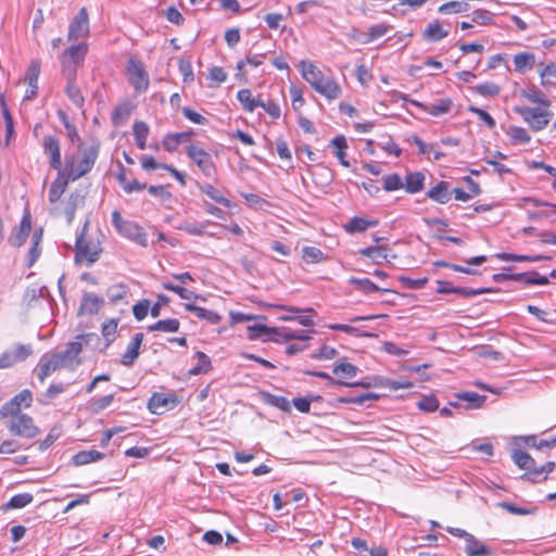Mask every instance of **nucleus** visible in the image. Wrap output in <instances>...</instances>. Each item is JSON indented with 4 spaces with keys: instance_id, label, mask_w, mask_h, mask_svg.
I'll use <instances>...</instances> for the list:
<instances>
[{
    "instance_id": "f257e3e1",
    "label": "nucleus",
    "mask_w": 556,
    "mask_h": 556,
    "mask_svg": "<svg viewBox=\"0 0 556 556\" xmlns=\"http://www.w3.org/2000/svg\"><path fill=\"white\" fill-rule=\"evenodd\" d=\"M100 144L93 143L87 149L81 150V157L75 165L74 157L66 159L65 173L72 181H75L91 172L99 156Z\"/></svg>"
},
{
    "instance_id": "f03ea898",
    "label": "nucleus",
    "mask_w": 556,
    "mask_h": 556,
    "mask_svg": "<svg viewBox=\"0 0 556 556\" xmlns=\"http://www.w3.org/2000/svg\"><path fill=\"white\" fill-rule=\"evenodd\" d=\"M88 46L85 42L73 45L60 55L61 73L65 79H76L77 67L84 63Z\"/></svg>"
},
{
    "instance_id": "7ed1b4c3",
    "label": "nucleus",
    "mask_w": 556,
    "mask_h": 556,
    "mask_svg": "<svg viewBox=\"0 0 556 556\" xmlns=\"http://www.w3.org/2000/svg\"><path fill=\"white\" fill-rule=\"evenodd\" d=\"M112 224L121 236L138 243L141 247L148 245L144 229L135 222L124 219L118 211H114L112 213Z\"/></svg>"
},
{
    "instance_id": "20e7f679",
    "label": "nucleus",
    "mask_w": 556,
    "mask_h": 556,
    "mask_svg": "<svg viewBox=\"0 0 556 556\" xmlns=\"http://www.w3.org/2000/svg\"><path fill=\"white\" fill-rule=\"evenodd\" d=\"M87 223L85 224L81 232L76 238V250H75V261L84 262L86 261L89 265L96 263L99 260V256L102 252L99 241H87L85 239V231L87 229Z\"/></svg>"
},
{
    "instance_id": "39448f33",
    "label": "nucleus",
    "mask_w": 556,
    "mask_h": 556,
    "mask_svg": "<svg viewBox=\"0 0 556 556\" xmlns=\"http://www.w3.org/2000/svg\"><path fill=\"white\" fill-rule=\"evenodd\" d=\"M514 111L523 118L533 131L544 129L553 116L552 111L540 108L517 106Z\"/></svg>"
},
{
    "instance_id": "423d86ee",
    "label": "nucleus",
    "mask_w": 556,
    "mask_h": 556,
    "mask_svg": "<svg viewBox=\"0 0 556 556\" xmlns=\"http://www.w3.org/2000/svg\"><path fill=\"white\" fill-rule=\"evenodd\" d=\"M129 83L137 93H143L149 88V75L143 63L135 58L129 59L127 65Z\"/></svg>"
},
{
    "instance_id": "0eeeda50",
    "label": "nucleus",
    "mask_w": 556,
    "mask_h": 556,
    "mask_svg": "<svg viewBox=\"0 0 556 556\" xmlns=\"http://www.w3.org/2000/svg\"><path fill=\"white\" fill-rule=\"evenodd\" d=\"M9 431L16 437L33 439L39 434V429L34 424V419L27 414H22L11 418L8 422Z\"/></svg>"
},
{
    "instance_id": "6e6552de",
    "label": "nucleus",
    "mask_w": 556,
    "mask_h": 556,
    "mask_svg": "<svg viewBox=\"0 0 556 556\" xmlns=\"http://www.w3.org/2000/svg\"><path fill=\"white\" fill-rule=\"evenodd\" d=\"M66 366L67 364L59 353H46L40 357L35 372L39 381L43 383L51 374Z\"/></svg>"
},
{
    "instance_id": "1a4fd4ad",
    "label": "nucleus",
    "mask_w": 556,
    "mask_h": 556,
    "mask_svg": "<svg viewBox=\"0 0 556 556\" xmlns=\"http://www.w3.org/2000/svg\"><path fill=\"white\" fill-rule=\"evenodd\" d=\"M187 155L190 157L199 167V169L206 176L213 177L216 173V167L213 159L208 152L204 149L191 144L187 149Z\"/></svg>"
},
{
    "instance_id": "9d476101",
    "label": "nucleus",
    "mask_w": 556,
    "mask_h": 556,
    "mask_svg": "<svg viewBox=\"0 0 556 556\" xmlns=\"http://www.w3.org/2000/svg\"><path fill=\"white\" fill-rule=\"evenodd\" d=\"M89 35V16L86 8H81L68 26V40L85 39Z\"/></svg>"
},
{
    "instance_id": "9b49d317",
    "label": "nucleus",
    "mask_w": 556,
    "mask_h": 556,
    "mask_svg": "<svg viewBox=\"0 0 556 556\" xmlns=\"http://www.w3.org/2000/svg\"><path fill=\"white\" fill-rule=\"evenodd\" d=\"M100 337L97 333H85L76 337L74 342L68 343L67 348L63 352H58L67 364L68 361L75 359L81 352L83 345H89L98 343Z\"/></svg>"
},
{
    "instance_id": "f8f14e48",
    "label": "nucleus",
    "mask_w": 556,
    "mask_h": 556,
    "mask_svg": "<svg viewBox=\"0 0 556 556\" xmlns=\"http://www.w3.org/2000/svg\"><path fill=\"white\" fill-rule=\"evenodd\" d=\"M43 152L50 156V165L60 170L62 166L60 141L55 136H45L42 140Z\"/></svg>"
},
{
    "instance_id": "ddd939ff",
    "label": "nucleus",
    "mask_w": 556,
    "mask_h": 556,
    "mask_svg": "<svg viewBox=\"0 0 556 556\" xmlns=\"http://www.w3.org/2000/svg\"><path fill=\"white\" fill-rule=\"evenodd\" d=\"M31 229L30 214L27 212L21 219L18 230L12 233L8 241L11 245L20 248L24 244Z\"/></svg>"
},
{
    "instance_id": "4468645a",
    "label": "nucleus",
    "mask_w": 556,
    "mask_h": 556,
    "mask_svg": "<svg viewBox=\"0 0 556 556\" xmlns=\"http://www.w3.org/2000/svg\"><path fill=\"white\" fill-rule=\"evenodd\" d=\"M409 101L413 105L421 108L424 111H426L428 114H430L432 116H440V115L448 113L453 105V101L448 98L439 99L434 103H430L428 105H424L416 100H409Z\"/></svg>"
},
{
    "instance_id": "2eb2a0df",
    "label": "nucleus",
    "mask_w": 556,
    "mask_h": 556,
    "mask_svg": "<svg viewBox=\"0 0 556 556\" xmlns=\"http://www.w3.org/2000/svg\"><path fill=\"white\" fill-rule=\"evenodd\" d=\"M68 181H72L70 176L61 169L58 170V177L51 184L49 189V201L51 203L58 202L66 190Z\"/></svg>"
},
{
    "instance_id": "dca6fc26",
    "label": "nucleus",
    "mask_w": 556,
    "mask_h": 556,
    "mask_svg": "<svg viewBox=\"0 0 556 556\" xmlns=\"http://www.w3.org/2000/svg\"><path fill=\"white\" fill-rule=\"evenodd\" d=\"M104 304V300L93 293L86 292L81 299L78 314H97Z\"/></svg>"
},
{
    "instance_id": "f3484780",
    "label": "nucleus",
    "mask_w": 556,
    "mask_h": 556,
    "mask_svg": "<svg viewBox=\"0 0 556 556\" xmlns=\"http://www.w3.org/2000/svg\"><path fill=\"white\" fill-rule=\"evenodd\" d=\"M274 331H275V336L278 337L277 339H275V341H277V342H280V341L288 342V341H292V340L305 342L311 339V336H309L311 331H308V330H295V329H291L288 327H280V328H276Z\"/></svg>"
},
{
    "instance_id": "a211bd4d",
    "label": "nucleus",
    "mask_w": 556,
    "mask_h": 556,
    "mask_svg": "<svg viewBox=\"0 0 556 556\" xmlns=\"http://www.w3.org/2000/svg\"><path fill=\"white\" fill-rule=\"evenodd\" d=\"M315 91L329 100L338 99L341 96V88L333 78L323 77L319 84L314 88Z\"/></svg>"
},
{
    "instance_id": "6ab92c4d",
    "label": "nucleus",
    "mask_w": 556,
    "mask_h": 556,
    "mask_svg": "<svg viewBox=\"0 0 556 556\" xmlns=\"http://www.w3.org/2000/svg\"><path fill=\"white\" fill-rule=\"evenodd\" d=\"M143 338L144 336L142 332H138L132 337L130 343L127 346L126 352L122 355L121 363L123 365L131 366L134 362L138 358L139 349L142 344Z\"/></svg>"
},
{
    "instance_id": "aec40b11",
    "label": "nucleus",
    "mask_w": 556,
    "mask_h": 556,
    "mask_svg": "<svg viewBox=\"0 0 556 556\" xmlns=\"http://www.w3.org/2000/svg\"><path fill=\"white\" fill-rule=\"evenodd\" d=\"M450 182L441 180L434 187L428 190L427 197L434 202L445 204L451 200Z\"/></svg>"
},
{
    "instance_id": "412c9836",
    "label": "nucleus",
    "mask_w": 556,
    "mask_h": 556,
    "mask_svg": "<svg viewBox=\"0 0 556 556\" xmlns=\"http://www.w3.org/2000/svg\"><path fill=\"white\" fill-rule=\"evenodd\" d=\"M465 553L468 556H491L493 554L488 546L472 534H469L465 540Z\"/></svg>"
},
{
    "instance_id": "4be33fe9",
    "label": "nucleus",
    "mask_w": 556,
    "mask_h": 556,
    "mask_svg": "<svg viewBox=\"0 0 556 556\" xmlns=\"http://www.w3.org/2000/svg\"><path fill=\"white\" fill-rule=\"evenodd\" d=\"M510 278L514 281H522L526 285L546 286L549 283L548 277L540 275L536 270L511 274Z\"/></svg>"
},
{
    "instance_id": "5701e85b",
    "label": "nucleus",
    "mask_w": 556,
    "mask_h": 556,
    "mask_svg": "<svg viewBox=\"0 0 556 556\" xmlns=\"http://www.w3.org/2000/svg\"><path fill=\"white\" fill-rule=\"evenodd\" d=\"M134 108L135 106L129 101H125V102L116 105L115 109L113 110L112 116H111L113 125L114 126L124 125L128 121L129 116L131 115Z\"/></svg>"
},
{
    "instance_id": "b1692460",
    "label": "nucleus",
    "mask_w": 556,
    "mask_h": 556,
    "mask_svg": "<svg viewBox=\"0 0 556 556\" xmlns=\"http://www.w3.org/2000/svg\"><path fill=\"white\" fill-rule=\"evenodd\" d=\"M426 176L421 172H413L406 175L404 189L408 193H417L424 190Z\"/></svg>"
},
{
    "instance_id": "393cba45",
    "label": "nucleus",
    "mask_w": 556,
    "mask_h": 556,
    "mask_svg": "<svg viewBox=\"0 0 556 556\" xmlns=\"http://www.w3.org/2000/svg\"><path fill=\"white\" fill-rule=\"evenodd\" d=\"M185 309L187 312L193 313L198 318L206 320L212 325H216L220 321L222 317L213 311L206 309L204 307L197 306L192 303L185 304Z\"/></svg>"
},
{
    "instance_id": "a878e982",
    "label": "nucleus",
    "mask_w": 556,
    "mask_h": 556,
    "mask_svg": "<svg viewBox=\"0 0 556 556\" xmlns=\"http://www.w3.org/2000/svg\"><path fill=\"white\" fill-rule=\"evenodd\" d=\"M555 462H547L540 467H535V469L531 470L530 472H525L521 476V479L530 480L532 482L544 481L546 480L547 475L552 472L555 469Z\"/></svg>"
},
{
    "instance_id": "bb28decb",
    "label": "nucleus",
    "mask_w": 556,
    "mask_h": 556,
    "mask_svg": "<svg viewBox=\"0 0 556 556\" xmlns=\"http://www.w3.org/2000/svg\"><path fill=\"white\" fill-rule=\"evenodd\" d=\"M448 36V31L443 29L438 20L428 24L422 33V37L427 41L437 42Z\"/></svg>"
},
{
    "instance_id": "cd10ccee",
    "label": "nucleus",
    "mask_w": 556,
    "mask_h": 556,
    "mask_svg": "<svg viewBox=\"0 0 556 556\" xmlns=\"http://www.w3.org/2000/svg\"><path fill=\"white\" fill-rule=\"evenodd\" d=\"M350 283L354 285L356 290H358L365 294H369L372 292H390L391 291V289H389V288L378 287L376 283H374L368 278L351 277Z\"/></svg>"
},
{
    "instance_id": "c85d7f7f",
    "label": "nucleus",
    "mask_w": 556,
    "mask_h": 556,
    "mask_svg": "<svg viewBox=\"0 0 556 556\" xmlns=\"http://www.w3.org/2000/svg\"><path fill=\"white\" fill-rule=\"evenodd\" d=\"M301 72L303 78L312 86L313 89L324 77L321 71L313 63L302 62Z\"/></svg>"
},
{
    "instance_id": "c756f323",
    "label": "nucleus",
    "mask_w": 556,
    "mask_h": 556,
    "mask_svg": "<svg viewBox=\"0 0 556 556\" xmlns=\"http://www.w3.org/2000/svg\"><path fill=\"white\" fill-rule=\"evenodd\" d=\"M388 245H377V247H368L361 249L358 253L362 256H366L371 258L376 264L380 265L383 261L388 258Z\"/></svg>"
},
{
    "instance_id": "7c9ffc66",
    "label": "nucleus",
    "mask_w": 556,
    "mask_h": 556,
    "mask_svg": "<svg viewBox=\"0 0 556 556\" xmlns=\"http://www.w3.org/2000/svg\"><path fill=\"white\" fill-rule=\"evenodd\" d=\"M378 223V219H365L363 217L355 216L344 225V229L349 233L363 232L369 227L377 226Z\"/></svg>"
},
{
    "instance_id": "2f4dec72",
    "label": "nucleus",
    "mask_w": 556,
    "mask_h": 556,
    "mask_svg": "<svg viewBox=\"0 0 556 556\" xmlns=\"http://www.w3.org/2000/svg\"><path fill=\"white\" fill-rule=\"evenodd\" d=\"M237 99L247 112H253L260 104H262V99L254 98L250 89L239 90Z\"/></svg>"
},
{
    "instance_id": "473e14b6",
    "label": "nucleus",
    "mask_w": 556,
    "mask_h": 556,
    "mask_svg": "<svg viewBox=\"0 0 556 556\" xmlns=\"http://www.w3.org/2000/svg\"><path fill=\"white\" fill-rule=\"evenodd\" d=\"M104 457V454L102 452H99L97 450H90V451H80L76 453L73 457V464L75 466H84L93 462L101 460Z\"/></svg>"
},
{
    "instance_id": "72a5a7b5",
    "label": "nucleus",
    "mask_w": 556,
    "mask_h": 556,
    "mask_svg": "<svg viewBox=\"0 0 556 556\" xmlns=\"http://www.w3.org/2000/svg\"><path fill=\"white\" fill-rule=\"evenodd\" d=\"M535 65V55L532 52H520L514 56L515 71L523 73L526 70H531Z\"/></svg>"
},
{
    "instance_id": "f704fd0d",
    "label": "nucleus",
    "mask_w": 556,
    "mask_h": 556,
    "mask_svg": "<svg viewBox=\"0 0 556 556\" xmlns=\"http://www.w3.org/2000/svg\"><path fill=\"white\" fill-rule=\"evenodd\" d=\"M514 463L520 468L530 472L535 469V460L527 452L520 450H514L511 454Z\"/></svg>"
},
{
    "instance_id": "c9c22d12",
    "label": "nucleus",
    "mask_w": 556,
    "mask_h": 556,
    "mask_svg": "<svg viewBox=\"0 0 556 556\" xmlns=\"http://www.w3.org/2000/svg\"><path fill=\"white\" fill-rule=\"evenodd\" d=\"M41 238H42V230L39 229V230H36L34 233H33V237H31V247L28 251V254H27V263H26V266L28 268H30L36 262L37 260L39 258L40 256V253H41V249L39 248V244H40V241H41Z\"/></svg>"
},
{
    "instance_id": "e433bc0d",
    "label": "nucleus",
    "mask_w": 556,
    "mask_h": 556,
    "mask_svg": "<svg viewBox=\"0 0 556 556\" xmlns=\"http://www.w3.org/2000/svg\"><path fill=\"white\" fill-rule=\"evenodd\" d=\"M195 357L198 358V363L195 366L189 369L190 376H199L203 374H207L212 369V363L210 357L201 351L195 353Z\"/></svg>"
},
{
    "instance_id": "4c0bfd02",
    "label": "nucleus",
    "mask_w": 556,
    "mask_h": 556,
    "mask_svg": "<svg viewBox=\"0 0 556 556\" xmlns=\"http://www.w3.org/2000/svg\"><path fill=\"white\" fill-rule=\"evenodd\" d=\"M180 323L176 318H168L159 320L150 326H148V331H161V332H176L179 330Z\"/></svg>"
},
{
    "instance_id": "58836bf2",
    "label": "nucleus",
    "mask_w": 556,
    "mask_h": 556,
    "mask_svg": "<svg viewBox=\"0 0 556 556\" xmlns=\"http://www.w3.org/2000/svg\"><path fill=\"white\" fill-rule=\"evenodd\" d=\"M170 397L164 393L155 392L148 402V408L152 414H162V409L168 406Z\"/></svg>"
},
{
    "instance_id": "ea45409f",
    "label": "nucleus",
    "mask_w": 556,
    "mask_h": 556,
    "mask_svg": "<svg viewBox=\"0 0 556 556\" xmlns=\"http://www.w3.org/2000/svg\"><path fill=\"white\" fill-rule=\"evenodd\" d=\"M330 144L337 150L336 156L338 157L340 164L344 167H349L350 163L345 160V150L348 149L345 137L342 135L337 136L331 140Z\"/></svg>"
},
{
    "instance_id": "a19ab883",
    "label": "nucleus",
    "mask_w": 556,
    "mask_h": 556,
    "mask_svg": "<svg viewBox=\"0 0 556 556\" xmlns=\"http://www.w3.org/2000/svg\"><path fill=\"white\" fill-rule=\"evenodd\" d=\"M379 399V394L374 392H366L356 396H341L338 399V402L342 404L364 405L368 401H377Z\"/></svg>"
},
{
    "instance_id": "79ce46f5",
    "label": "nucleus",
    "mask_w": 556,
    "mask_h": 556,
    "mask_svg": "<svg viewBox=\"0 0 556 556\" xmlns=\"http://www.w3.org/2000/svg\"><path fill=\"white\" fill-rule=\"evenodd\" d=\"M75 80L76 79H66L67 86L65 88V93L76 106L81 108L85 103V98L78 86L75 84Z\"/></svg>"
},
{
    "instance_id": "37998d69",
    "label": "nucleus",
    "mask_w": 556,
    "mask_h": 556,
    "mask_svg": "<svg viewBox=\"0 0 556 556\" xmlns=\"http://www.w3.org/2000/svg\"><path fill=\"white\" fill-rule=\"evenodd\" d=\"M497 506L513 515H534L538 511V507L535 505L519 507L509 502H500L497 503Z\"/></svg>"
},
{
    "instance_id": "c03bdc74",
    "label": "nucleus",
    "mask_w": 556,
    "mask_h": 556,
    "mask_svg": "<svg viewBox=\"0 0 556 556\" xmlns=\"http://www.w3.org/2000/svg\"><path fill=\"white\" fill-rule=\"evenodd\" d=\"M200 190L206 194L207 197H210L212 200H214L215 202H217L218 204H222L226 207H229L230 206V201L225 198L222 193L220 190H218L217 188H215L214 186L212 185H202L200 186Z\"/></svg>"
},
{
    "instance_id": "a18cd8bd",
    "label": "nucleus",
    "mask_w": 556,
    "mask_h": 556,
    "mask_svg": "<svg viewBox=\"0 0 556 556\" xmlns=\"http://www.w3.org/2000/svg\"><path fill=\"white\" fill-rule=\"evenodd\" d=\"M496 258L504 261V262H539L541 260H544L545 257L542 255H521V254H513V253H497L495 255Z\"/></svg>"
},
{
    "instance_id": "49530a36",
    "label": "nucleus",
    "mask_w": 556,
    "mask_h": 556,
    "mask_svg": "<svg viewBox=\"0 0 556 556\" xmlns=\"http://www.w3.org/2000/svg\"><path fill=\"white\" fill-rule=\"evenodd\" d=\"M522 96L532 103L541 104L545 108L551 105V101L534 86L522 90Z\"/></svg>"
},
{
    "instance_id": "de8ad7c7",
    "label": "nucleus",
    "mask_w": 556,
    "mask_h": 556,
    "mask_svg": "<svg viewBox=\"0 0 556 556\" xmlns=\"http://www.w3.org/2000/svg\"><path fill=\"white\" fill-rule=\"evenodd\" d=\"M392 28L391 25L386 23H380L372 25L368 28V31L366 33V39L364 40L365 43L372 42L374 40L384 36L388 34V31Z\"/></svg>"
},
{
    "instance_id": "09e8293b",
    "label": "nucleus",
    "mask_w": 556,
    "mask_h": 556,
    "mask_svg": "<svg viewBox=\"0 0 556 556\" xmlns=\"http://www.w3.org/2000/svg\"><path fill=\"white\" fill-rule=\"evenodd\" d=\"M507 135L510 137V140L514 144H525L531 140L528 131L525 128L518 126H510Z\"/></svg>"
},
{
    "instance_id": "8fccbe9b",
    "label": "nucleus",
    "mask_w": 556,
    "mask_h": 556,
    "mask_svg": "<svg viewBox=\"0 0 556 556\" xmlns=\"http://www.w3.org/2000/svg\"><path fill=\"white\" fill-rule=\"evenodd\" d=\"M469 10V4L462 1H450L446 3H443L441 7H439L438 11L442 14H451V13H463L467 12Z\"/></svg>"
},
{
    "instance_id": "3c124183",
    "label": "nucleus",
    "mask_w": 556,
    "mask_h": 556,
    "mask_svg": "<svg viewBox=\"0 0 556 556\" xmlns=\"http://www.w3.org/2000/svg\"><path fill=\"white\" fill-rule=\"evenodd\" d=\"M128 291H129V289L126 285L117 283V285L111 286L108 289L106 294H108L111 303L116 304L126 298V295L128 294Z\"/></svg>"
},
{
    "instance_id": "603ef678",
    "label": "nucleus",
    "mask_w": 556,
    "mask_h": 556,
    "mask_svg": "<svg viewBox=\"0 0 556 556\" xmlns=\"http://www.w3.org/2000/svg\"><path fill=\"white\" fill-rule=\"evenodd\" d=\"M33 495L30 493H21L11 497L5 504L7 509L23 508L33 502Z\"/></svg>"
},
{
    "instance_id": "864d4df0",
    "label": "nucleus",
    "mask_w": 556,
    "mask_h": 556,
    "mask_svg": "<svg viewBox=\"0 0 556 556\" xmlns=\"http://www.w3.org/2000/svg\"><path fill=\"white\" fill-rule=\"evenodd\" d=\"M358 368L348 362H341L333 367V374L341 378H353L356 376Z\"/></svg>"
},
{
    "instance_id": "5fc2aeb1",
    "label": "nucleus",
    "mask_w": 556,
    "mask_h": 556,
    "mask_svg": "<svg viewBox=\"0 0 556 556\" xmlns=\"http://www.w3.org/2000/svg\"><path fill=\"white\" fill-rule=\"evenodd\" d=\"M457 399L470 403L471 408H479L486 400L485 395H480L477 392H460L456 394Z\"/></svg>"
},
{
    "instance_id": "6e6d98bb",
    "label": "nucleus",
    "mask_w": 556,
    "mask_h": 556,
    "mask_svg": "<svg viewBox=\"0 0 556 556\" xmlns=\"http://www.w3.org/2000/svg\"><path fill=\"white\" fill-rule=\"evenodd\" d=\"M163 288L177 293L184 300L199 299L200 296L192 290L174 285L172 282H163Z\"/></svg>"
},
{
    "instance_id": "4d7b16f0",
    "label": "nucleus",
    "mask_w": 556,
    "mask_h": 556,
    "mask_svg": "<svg viewBox=\"0 0 556 556\" xmlns=\"http://www.w3.org/2000/svg\"><path fill=\"white\" fill-rule=\"evenodd\" d=\"M40 67H41L40 60H38V59L31 60L27 67L24 80L27 84H38V78L40 75Z\"/></svg>"
},
{
    "instance_id": "13d9d810",
    "label": "nucleus",
    "mask_w": 556,
    "mask_h": 556,
    "mask_svg": "<svg viewBox=\"0 0 556 556\" xmlns=\"http://www.w3.org/2000/svg\"><path fill=\"white\" fill-rule=\"evenodd\" d=\"M383 189L386 191H395L404 188V182L399 174H390L382 177Z\"/></svg>"
},
{
    "instance_id": "bf43d9fd",
    "label": "nucleus",
    "mask_w": 556,
    "mask_h": 556,
    "mask_svg": "<svg viewBox=\"0 0 556 556\" xmlns=\"http://www.w3.org/2000/svg\"><path fill=\"white\" fill-rule=\"evenodd\" d=\"M113 401H114V395L113 394L104 395V396L99 397V399H92L90 401V407L89 408H90L91 413L99 414L103 409H105L108 406H110Z\"/></svg>"
},
{
    "instance_id": "052dcab7",
    "label": "nucleus",
    "mask_w": 556,
    "mask_h": 556,
    "mask_svg": "<svg viewBox=\"0 0 556 556\" xmlns=\"http://www.w3.org/2000/svg\"><path fill=\"white\" fill-rule=\"evenodd\" d=\"M275 329L276 328H270V327H267L266 325H261V324L248 326V328H247L248 337L251 340L258 339L264 334H275V331H274Z\"/></svg>"
},
{
    "instance_id": "680f3d73",
    "label": "nucleus",
    "mask_w": 556,
    "mask_h": 556,
    "mask_svg": "<svg viewBox=\"0 0 556 556\" xmlns=\"http://www.w3.org/2000/svg\"><path fill=\"white\" fill-rule=\"evenodd\" d=\"M473 90L478 94L483 96V97H496L500 93L501 88L498 85L488 81V83H483V84L475 86Z\"/></svg>"
},
{
    "instance_id": "e2e57ef3",
    "label": "nucleus",
    "mask_w": 556,
    "mask_h": 556,
    "mask_svg": "<svg viewBox=\"0 0 556 556\" xmlns=\"http://www.w3.org/2000/svg\"><path fill=\"white\" fill-rule=\"evenodd\" d=\"M303 260L309 263H319L325 260L324 252L315 247H304L303 250Z\"/></svg>"
},
{
    "instance_id": "0e129e2a",
    "label": "nucleus",
    "mask_w": 556,
    "mask_h": 556,
    "mask_svg": "<svg viewBox=\"0 0 556 556\" xmlns=\"http://www.w3.org/2000/svg\"><path fill=\"white\" fill-rule=\"evenodd\" d=\"M23 413H21V407L12 399L0 408V419L7 417L15 418L16 416H20Z\"/></svg>"
},
{
    "instance_id": "69168bd1",
    "label": "nucleus",
    "mask_w": 556,
    "mask_h": 556,
    "mask_svg": "<svg viewBox=\"0 0 556 556\" xmlns=\"http://www.w3.org/2000/svg\"><path fill=\"white\" fill-rule=\"evenodd\" d=\"M493 14L483 9H478L473 11L471 15V22L478 25H490L493 22Z\"/></svg>"
},
{
    "instance_id": "338daca9",
    "label": "nucleus",
    "mask_w": 556,
    "mask_h": 556,
    "mask_svg": "<svg viewBox=\"0 0 556 556\" xmlns=\"http://www.w3.org/2000/svg\"><path fill=\"white\" fill-rule=\"evenodd\" d=\"M16 363L24 362L33 354V346L30 344H17L11 351Z\"/></svg>"
},
{
    "instance_id": "774afa93",
    "label": "nucleus",
    "mask_w": 556,
    "mask_h": 556,
    "mask_svg": "<svg viewBox=\"0 0 556 556\" xmlns=\"http://www.w3.org/2000/svg\"><path fill=\"white\" fill-rule=\"evenodd\" d=\"M542 85H553L556 81V65L549 63L541 72Z\"/></svg>"
}]
</instances>
